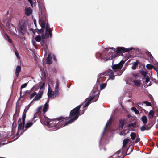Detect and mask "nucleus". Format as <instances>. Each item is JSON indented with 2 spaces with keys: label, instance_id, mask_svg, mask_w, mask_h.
Segmentation results:
<instances>
[{
  "label": "nucleus",
  "instance_id": "nucleus-8",
  "mask_svg": "<svg viewBox=\"0 0 158 158\" xmlns=\"http://www.w3.org/2000/svg\"><path fill=\"white\" fill-rule=\"evenodd\" d=\"M5 23H6V29L11 32L15 33V31L17 32L15 27L12 24H10L9 22H7V20L4 21Z\"/></svg>",
  "mask_w": 158,
  "mask_h": 158
},
{
  "label": "nucleus",
  "instance_id": "nucleus-58",
  "mask_svg": "<svg viewBox=\"0 0 158 158\" xmlns=\"http://www.w3.org/2000/svg\"><path fill=\"white\" fill-rule=\"evenodd\" d=\"M1 146V145H0V146Z\"/></svg>",
  "mask_w": 158,
  "mask_h": 158
},
{
  "label": "nucleus",
  "instance_id": "nucleus-1",
  "mask_svg": "<svg viewBox=\"0 0 158 158\" xmlns=\"http://www.w3.org/2000/svg\"><path fill=\"white\" fill-rule=\"evenodd\" d=\"M98 86V85L97 84L94 86L93 90L91 92V94H94L93 95L91 98L88 100L85 105L83 106V109L81 111H79L81 107L83 105V104H82L81 105L78 106L72 110L70 113L69 118H71V119L67 122L64 124H62L59 127H57V125L59 122H58L59 121H64L65 119L68 120L69 118L68 117H66L65 118L61 117L57 118V119H51L48 118L47 117H44L43 121L41 119H40L41 122L42 124H44L47 126L48 128L52 130L54 129H57L60 127H63L64 126L74 121L78 118L79 115L83 114L85 110L86 109L85 108L87 107L89 104L93 102L92 100L94 98L95 99L93 100L94 102L96 101L98 99V95L99 94V91L97 89Z\"/></svg>",
  "mask_w": 158,
  "mask_h": 158
},
{
  "label": "nucleus",
  "instance_id": "nucleus-20",
  "mask_svg": "<svg viewBox=\"0 0 158 158\" xmlns=\"http://www.w3.org/2000/svg\"><path fill=\"white\" fill-rule=\"evenodd\" d=\"M154 115V112L152 110H151L148 114V117L149 118H152Z\"/></svg>",
  "mask_w": 158,
  "mask_h": 158
},
{
  "label": "nucleus",
  "instance_id": "nucleus-42",
  "mask_svg": "<svg viewBox=\"0 0 158 158\" xmlns=\"http://www.w3.org/2000/svg\"><path fill=\"white\" fill-rule=\"evenodd\" d=\"M38 31L40 33H42L43 32V30L42 29H38Z\"/></svg>",
  "mask_w": 158,
  "mask_h": 158
},
{
  "label": "nucleus",
  "instance_id": "nucleus-7",
  "mask_svg": "<svg viewBox=\"0 0 158 158\" xmlns=\"http://www.w3.org/2000/svg\"><path fill=\"white\" fill-rule=\"evenodd\" d=\"M43 93V92L41 90H40L37 94L34 92L30 95V99H31L34 98L33 100L38 101L42 97Z\"/></svg>",
  "mask_w": 158,
  "mask_h": 158
},
{
  "label": "nucleus",
  "instance_id": "nucleus-56",
  "mask_svg": "<svg viewBox=\"0 0 158 158\" xmlns=\"http://www.w3.org/2000/svg\"><path fill=\"white\" fill-rule=\"evenodd\" d=\"M101 57L102 58V55H101Z\"/></svg>",
  "mask_w": 158,
  "mask_h": 158
},
{
  "label": "nucleus",
  "instance_id": "nucleus-22",
  "mask_svg": "<svg viewBox=\"0 0 158 158\" xmlns=\"http://www.w3.org/2000/svg\"><path fill=\"white\" fill-rule=\"evenodd\" d=\"M152 126L150 127H145L144 126H143L140 127V130L142 131H143L145 130H149L151 127Z\"/></svg>",
  "mask_w": 158,
  "mask_h": 158
},
{
  "label": "nucleus",
  "instance_id": "nucleus-54",
  "mask_svg": "<svg viewBox=\"0 0 158 158\" xmlns=\"http://www.w3.org/2000/svg\"><path fill=\"white\" fill-rule=\"evenodd\" d=\"M26 92V93H28V92H29V91H27H27H26V92Z\"/></svg>",
  "mask_w": 158,
  "mask_h": 158
},
{
  "label": "nucleus",
  "instance_id": "nucleus-30",
  "mask_svg": "<svg viewBox=\"0 0 158 158\" xmlns=\"http://www.w3.org/2000/svg\"><path fill=\"white\" fill-rule=\"evenodd\" d=\"M131 110L135 112V113L136 114H138L139 113V111L137 110L135 107H132L131 108Z\"/></svg>",
  "mask_w": 158,
  "mask_h": 158
},
{
  "label": "nucleus",
  "instance_id": "nucleus-12",
  "mask_svg": "<svg viewBox=\"0 0 158 158\" xmlns=\"http://www.w3.org/2000/svg\"><path fill=\"white\" fill-rule=\"evenodd\" d=\"M147 53L150 59L152 61L153 64L156 65V66H154V69L157 72V74L158 75V62L155 60L150 52H148Z\"/></svg>",
  "mask_w": 158,
  "mask_h": 158
},
{
  "label": "nucleus",
  "instance_id": "nucleus-53",
  "mask_svg": "<svg viewBox=\"0 0 158 158\" xmlns=\"http://www.w3.org/2000/svg\"><path fill=\"white\" fill-rule=\"evenodd\" d=\"M34 101V100H32V101L31 102V103H30V104H31V103H32Z\"/></svg>",
  "mask_w": 158,
  "mask_h": 158
},
{
  "label": "nucleus",
  "instance_id": "nucleus-15",
  "mask_svg": "<svg viewBox=\"0 0 158 158\" xmlns=\"http://www.w3.org/2000/svg\"><path fill=\"white\" fill-rule=\"evenodd\" d=\"M48 106V101L44 104L43 107V110L44 113H45L47 111Z\"/></svg>",
  "mask_w": 158,
  "mask_h": 158
},
{
  "label": "nucleus",
  "instance_id": "nucleus-37",
  "mask_svg": "<svg viewBox=\"0 0 158 158\" xmlns=\"http://www.w3.org/2000/svg\"><path fill=\"white\" fill-rule=\"evenodd\" d=\"M135 123H132L129 124L128 125V126L129 127H135Z\"/></svg>",
  "mask_w": 158,
  "mask_h": 158
},
{
  "label": "nucleus",
  "instance_id": "nucleus-52",
  "mask_svg": "<svg viewBox=\"0 0 158 158\" xmlns=\"http://www.w3.org/2000/svg\"><path fill=\"white\" fill-rule=\"evenodd\" d=\"M34 101V100H32V101L31 102V103H30V104H31V103H32Z\"/></svg>",
  "mask_w": 158,
  "mask_h": 158
},
{
  "label": "nucleus",
  "instance_id": "nucleus-38",
  "mask_svg": "<svg viewBox=\"0 0 158 158\" xmlns=\"http://www.w3.org/2000/svg\"><path fill=\"white\" fill-rule=\"evenodd\" d=\"M15 55H16V57H17V58L19 59H20V57L19 56V54L18 52H17L16 51L15 52Z\"/></svg>",
  "mask_w": 158,
  "mask_h": 158
},
{
  "label": "nucleus",
  "instance_id": "nucleus-3",
  "mask_svg": "<svg viewBox=\"0 0 158 158\" xmlns=\"http://www.w3.org/2000/svg\"><path fill=\"white\" fill-rule=\"evenodd\" d=\"M133 49V48H131L128 49H126L123 47H118L116 52L115 51V48H111L108 50L109 55L106 58H104L105 60H111L114 58L116 57L117 56V53H122L128 52Z\"/></svg>",
  "mask_w": 158,
  "mask_h": 158
},
{
  "label": "nucleus",
  "instance_id": "nucleus-31",
  "mask_svg": "<svg viewBox=\"0 0 158 158\" xmlns=\"http://www.w3.org/2000/svg\"><path fill=\"white\" fill-rule=\"evenodd\" d=\"M5 35L6 36V40L10 43H11L12 42V40L10 38L9 36L7 35V34H6Z\"/></svg>",
  "mask_w": 158,
  "mask_h": 158
},
{
  "label": "nucleus",
  "instance_id": "nucleus-9",
  "mask_svg": "<svg viewBox=\"0 0 158 158\" xmlns=\"http://www.w3.org/2000/svg\"><path fill=\"white\" fill-rule=\"evenodd\" d=\"M27 26V25L25 23L20 24L18 29L19 34L22 35H24L25 34L26 32Z\"/></svg>",
  "mask_w": 158,
  "mask_h": 158
},
{
  "label": "nucleus",
  "instance_id": "nucleus-23",
  "mask_svg": "<svg viewBox=\"0 0 158 158\" xmlns=\"http://www.w3.org/2000/svg\"><path fill=\"white\" fill-rule=\"evenodd\" d=\"M124 124V121L123 119H121L119 121V128L122 129Z\"/></svg>",
  "mask_w": 158,
  "mask_h": 158
},
{
  "label": "nucleus",
  "instance_id": "nucleus-44",
  "mask_svg": "<svg viewBox=\"0 0 158 158\" xmlns=\"http://www.w3.org/2000/svg\"><path fill=\"white\" fill-rule=\"evenodd\" d=\"M52 57H53V59H54V60H56V56H55L54 55H53V54L52 55Z\"/></svg>",
  "mask_w": 158,
  "mask_h": 158
},
{
  "label": "nucleus",
  "instance_id": "nucleus-26",
  "mask_svg": "<svg viewBox=\"0 0 158 158\" xmlns=\"http://www.w3.org/2000/svg\"><path fill=\"white\" fill-rule=\"evenodd\" d=\"M138 63L137 62H135L133 64L132 66V68L133 70H135L136 69V67L138 66Z\"/></svg>",
  "mask_w": 158,
  "mask_h": 158
},
{
  "label": "nucleus",
  "instance_id": "nucleus-45",
  "mask_svg": "<svg viewBox=\"0 0 158 158\" xmlns=\"http://www.w3.org/2000/svg\"><path fill=\"white\" fill-rule=\"evenodd\" d=\"M2 133H1L0 134V140H2L3 139V137L2 136H1V135L2 134Z\"/></svg>",
  "mask_w": 158,
  "mask_h": 158
},
{
  "label": "nucleus",
  "instance_id": "nucleus-34",
  "mask_svg": "<svg viewBox=\"0 0 158 158\" xmlns=\"http://www.w3.org/2000/svg\"><path fill=\"white\" fill-rule=\"evenodd\" d=\"M144 103H145L147 106H151V103L150 102H148L147 101L144 102Z\"/></svg>",
  "mask_w": 158,
  "mask_h": 158
},
{
  "label": "nucleus",
  "instance_id": "nucleus-17",
  "mask_svg": "<svg viewBox=\"0 0 158 158\" xmlns=\"http://www.w3.org/2000/svg\"><path fill=\"white\" fill-rule=\"evenodd\" d=\"M145 87H147L151 85V82L150 81V79L148 77H146L145 79Z\"/></svg>",
  "mask_w": 158,
  "mask_h": 158
},
{
  "label": "nucleus",
  "instance_id": "nucleus-28",
  "mask_svg": "<svg viewBox=\"0 0 158 158\" xmlns=\"http://www.w3.org/2000/svg\"><path fill=\"white\" fill-rule=\"evenodd\" d=\"M132 75L134 77L133 79H135V80L140 79L137 73H133Z\"/></svg>",
  "mask_w": 158,
  "mask_h": 158
},
{
  "label": "nucleus",
  "instance_id": "nucleus-10",
  "mask_svg": "<svg viewBox=\"0 0 158 158\" xmlns=\"http://www.w3.org/2000/svg\"><path fill=\"white\" fill-rule=\"evenodd\" d=\"M125 156V153L123 152V150H120L118 151L116 153L113 154L110 157H113L114 158H124Z\"/></svg>",
  "mask_w": 158,
  "mask_h": 158
},
{
  "label": "nucleus",
  "instance_id": "nucleus-50",
  "mask_svg": "<svg viewBox=\"0 0 158 158\" xmlns=\"http://www.w3.org/2000/svg\"><path fill=\"white\" fill-rule=\"evenodd\" d=\"M44 83H43V84H42V85L41 87H40V88H41V87H42L43 86H44Z\"/></svg>",
  "mask_w": 158,
  "mask_h": 158
},
{
  "label": "nucleus",
  "instance_id": "nucleus-25",
  "mask_svg": "<svg viewBox=\"0 0 158 158\" xmlns=\"http://www.w3.org/2000/svg\"><path fill=\"white\" fill-rule=\"evenodd\" d=\"M130 141L129 139H125L123 141V147H125L126 146V145Z\"/></svg>",
  "mask_w": 158,
  "mask_h": 158
},
{
  "label": "nucleus",
  "instance_id": "nucleus-24",
  "mask_svg": "<svg viewBox=\"0 0 158 158\" xmlns=\"http://www.w3.org/2000/svg\"><path fill=\"white\" fill-rule=\"evenodd\" d=\"M130 136L131 137V139L134 140L135 139V138L137 137L136 133L134 132H132L130 134Z\"/></svg>",
  "mask_w": 158,
  "mask_h": 158
},
{
  "label": "nucleus",
  "instance_id": "nucleus-39",
  "mask_svg": "<svg viewBox=\"0 0 158 158\" xmlns=\"http://www.w3.org/2000/svg\"><path fill=\"white\" fill-rule=\"evenodd\" d=\"M42 106H40V107H38V108L37 109V111L38 112H39L40 111V110L42 109Z\"/></svg>",
  "mask_w": 158,
  "mask_h": 158
},
{
  "label": "nucleus",
  "instance_id": "nucleus-27",
  "mask_svg": "<svg viewBox=\"0 0 158 158\" xmlns=\"http://www.w3.org/2000/svg\"><path fill=\"white\" fill-rule=\"evenodd\" d=\"M33 124L32 122H28L27 123L25 127L26 129L29 128V127L31 126Z\"/></svg>",
  "mask_w": 158,
  "mask_h": 158
},
{
  "label": "nucleus",
  "instance_id": "nucleus-33",
  "mask_svg": "<svg viewBox=\"0 0 158 158\" xmlns=\"http://www.w3.org/2000/svg\"><path fill=\"white\" fill-rule=\"evenodd\" d=\"M106 86V84L105 83H103L100 86V89L102 90Z\"/></svg>",
  "mask_w": 158,
  "mask_h": 158
},
{
  "label": "nucleus",
  "instance_id": "nucleus-36",
  "mask_svg": "<svg viewBox=\"0 0 158 158\" xmlns=\"http://www.w3.org/2000/svg\"><path fill=\"white\" fill-rule=\"evenodd\" d=\"M27 83H25L23 84H22L21 86V88L23 89L25 88L27 86Z\"/></svg>",
  "mask_w": 158,
  "mask_h": 158
},
{
  "label": "nucleus",
  "instance_id": "nucleus-29",
  "mask_svg": "<svg viewBox=\"0 0 158 158\" xmlns=\"http://www.w3.org/2000/svg\"><path fill=\"white\" fill-rule=\"evenodd\" d=\"M154 66L153 65H152L150 64H148L146 65V68L148 69H151L153 68L154 69Z\"/></svg>",
  "mask_w": 158,
  "mask_h": 158
},
{
  "label": "nucleus",
  "instance_id": "nucleus-13",
  "mask_svg": "<svg viewBox=\"0 0 158 158\" xmlns=\"http://www.w3.org/2000/svg\"><path fill=\"white\" fill-rule=\"evenodd\" d=\"M112 122V117H111L110 118V119L107 122L105 127H104V131L102 133V136L101 137V138L100 140L99 141V144H102V142H101V139L102 138V136L103 134L104 133L107 127L109 125L110 123Z\"/></svg>",
  "mask_w": 158,
  "mask_h": 158
},
{
  "label": "nucleus",
  "instance_id": "nucleus-18",
  "mask_svg": "<svg viewBox=\"0 0 158 158\" xmlns=\"http://www.w3.org/2000/svg\"><path fill=\"white\" fill-rule=\"evenodd\" d=\"M21 70V66H20L18 65L16 67V70L15 72V74L17 77H18L19 75V73Z\"/></svg>",
  "mask_w": 158,
  "mask_h": 158
},
{
  "label": "nucleus",
  "instance_id": "nucleus-55",
  "mask_svg": "<svg viewBox=\"0 0 158 158\" xmlns=\"http://www.w3.org/2000/svg\"><path fill=\"white\" fill-rule=\"evenodd\" d=\"M0 158H4V157H0Z\"/></svg>",
  "mask_w": 158,
  "mask_h": 158
},
{
  "label": "nucleus",
  "instance_id": "nucleus-51",
  "mask_svg": "<svg viewBox=\"0 0 158 158\" xmlns=\"http://www.w3.org/2000/svg\"><path fill=\"white\" fill-rule=\"evenodd\" d=\"M157 112H158V109H157ZM156 116H158V114H156Z\"/></svg>",
  "mask_w": 158,
  "mask_h": 158
},
{
  "label": "nucleus",
  "instance_id": "nucleus-46",
  "mask_svg": "<svg viewBox=\"0 0 158 158\" xmlns=\"http://www.w3.org/2000/svg\"><path fill=\"white\" fill-rule=\"evenodd\" d=\"M143 110L144 112L146 114H147V113H148V112L147 111L143 109Z\"/></svg>",
  "mask_w": 158,
  "mask_h": 158
},
{
  "label": "nucleus",
  "instance_id": "nucleus-49",
  "mask_svg": "<svg viewBox=\"0 0 158 158\" xmlns=\"http://www.w3.org/2000/svg\"><path fill=\"white\" fill-rule=\"evenodd\" d=\"M120 135H123V132H121L120 133Z\"/></svg>",
  "mask_w": 158,
  "mask_h": 158
},
{
  "label": "nucleus",
  "instance_id": "nucleus-21",
  "mask_svg": "<svg viewBox=\"0 0 158 158\" xmlns=\"http://www.w3.org/2000/svg\"><path fill=\"white\" fill-rule=\"evenodd\" d=\"M141 120L143 122V123L144 124H145L147 123L148 121V119L147 117L145 115L141 117Z\"/></svg>",
  "mask_w": 158,
  "mask_h": 158
},
{
  "label": "nucleus",
  "instance_id": "nucleus-32",
  "mask_svg": "<svg viewBox=\"0 0 158 158\" xmlns=\"http://www.w3.org/2000/svg\"><path fill=\"white\" fill-rule=\"evenodd\" d=\"M36 41L38 42H40L41 40V37L40 35L37 36L35 38Z\"/></svg>",
  "mask_w": 158,
  "mask_h": 158
},
{
  "label": "nucleus",
  "instance_id": "nucleus-43",
  "mask_svg": "<svg viewBox=\"0 0 158 158\" xmlns=\"http://www.w3.org/2000/svg\"><path fill=\"white\" fill-rule=\"evenodd\" d=\"M32 44H33V45L35 46H36V43H35V41H34V40H32Z\"/></svg>",
  "mask_w": 158,
  "mask_h": 158
},
{
  "label": "nucleus",
  "instance_id": "nucleus-41",
  "mask_svg": "<svg viewBox=\"0 0 158 158\" xmlns=\"http://www.w3.org/2000/svg\"><path fill=\"white\" fill-rule=\"evenodd\" d=\"M141 73L144 76H146L147 74V73L146 72L144 71H142L141 72Z\"/></svg>",
  "mask_w": 158,
  "mask_h": 158
},
{
  "label": "nucleus",
  "instance_id": "nucleus-35",
  "mask_svg": "<svg viewBox=\"0 0 158 158\" xmlns=\"http://www.w3.org/2000/svg\"><path fill=\"white\" fill-rule=\"evenodd\" d=\"M136 138V139L135 141V143H137L140 140V138L138 136H137Z\"/></svg>",
  "mask_w": 158,
  "mask_h": 158
},
{
  "label": "nucleus",
  "instance_id": "nucleus-14",
  "mask_svg": "<svg viewBox=\"0 0 158 158\" xmlns=\"http://www.w3.org/2000/svg\"><path fill=\"white\" fill-rule=\"evenodd\" d=\"M139 79L135 80L134 79H131V81L134 83L135 86H139L141 84V82Z\"/></svg>",
  "mask_w": 158,
  "mask_h": 158
},
{
  "label": "nucleus",
  "instance_id": "nucleus-4",
  "mask_svg": "<svg viewBox=\"0 0 158 158\" xmlns=\"http://www.w3.org/2000/svg\"><path fill=\"white\" fill-rule=\"evenodd\" d=\"M26 115V113L24 112L22 118H20L18 121V131L17 133L18 135H20L26 130L24 129L25 119Z\"/></svg>",
  "mask_w": 158,
  "mask_h": 158
},
{
  "label": "nucleus",
  "instance_id": "nucleus-19",
  "mask_svg": "<svg viewBox=\"0 0 158 158\" xmlns=\"http://www.w3.org/2000/svg\"><path fill=\"white\" fill-rule=\"evenodd\" d=\"M32 10L30 8L25 9V14L27 16L29 15L32 13Z\"/></svg>",
  "mask_w": 158,
  "mask_h": 158
},
{
  "label": "nucleus",
  "instance_id": "nucleus-48",
  "mask_svg": "<svg viewBox=\"0 0 158 158\" xmlns=\"http://www.w3.org/2000/svg\"><path fill=\"white\" fill-rule=\"evenodd\" d=\"M126 83L127 84H129V85H131V83L130 82H129V81H126Z\"/></svg>",
  "mask_w": 158,
  "mask_h": 158
},
{
  "label": "nucleus",
  "instance_id": "nucleus-11",
  "mask_svg": "<svg viewBox=\"0 0 158 158\" xmlns=\"http://www.w3.org/2000/svg\"><path fill=\"white\" fill-rule=\"evenodd\" d=\"M46 20V17L45 16H44L43 17H41L40 15L39 16V23L42 28H45Z\"/></svg>",
  "mask_w": 158,
  "mask_h": 158
},
{
  "label": "nucleus",
  "instance_id": "nucleus-5",
  "mask_svg": "<svg viewBox=\"0 0 158 158\" xmlns=\"http://www.w3.org/2000/svg\"><path fill=\"white\" fill-rule=\"evenodd\" d=\"M59 81H57L56 83V87L55 92L52 90L51 89L49 86V85H48L49 88L48 93V95L49 98H53L59 95V92L58 90L59 89Z\"/></svg>",
  "mask_w": 158,
  "mask_h": 158
},
{
  "label": "nucleus",
  "instance_id": "nucleus-2",
  "mask_svg": "<svg viewBox=\"0 0 158 158\" xmlns=\"http://www.w3.org/2000/svg\"><path fill=\"white\" fill-rule=\"evenodd\" d=\"M123 64V62L121 61L118 64H113L112 66V70H108L105 73H102L98 76L97 80V83H99L101 82H102V78H106V76H109L111 80L114 79V76L120 75L122 73V71L121 70Z\"/></svg>",
  "mask_w": 158,
  "mask_h": 158
},
{
  "label": "nucleus",
  "instance_id": "nucleus-16",
  "mask_svg": "<svg viewBox=\"0 0 158 158\" xmlns=\"http://www.w3.org/2000/svg\"><path fill=\"white\" fill-rule=\"evenodd\" d=\"M52 63V54H50L48 55L47 59V63L48 64H50Z\"/></svg>",
  "mask_w": 158,
  "mask_h": 158
},
{
  "label": "nucleus",
  "instance_id": "nucleus-6",
  "mask_svg": "<svg viewBox=\"0 0 158 158\" xmlns=\"http://www.w3.org/2000/svg\"><path fill=\"white\" fill-rule=\"evenodd\" d=\"M52 36V31L50 28L49 25L48 23L46 24V26L45 35H42V40H44L45 39L51 37Z\"/></svg>",
  "mask_w": 158,
  "mask_h": 158
},
{
  "label": "nucleus",
  "instance_id": "nucleus-57",
  "mask_svg": "<svg viewBox=\"0 0 158 158\" xmlns=\"http://www.w3.org/2000/svg\"><path fill=\"white\" fill-rule=\"evenodd\" d=\"M34 88V87H33V88L32 89H33Z\"/></svg>",
  "mask_w": 158,
  "mask_h": 158
},
{
  "label": "nucleus",
  "instance_id": "nucleus-47",
  "mask_svg": "<svg viewBox=\"0 0 158 158\" xmlns=\"http://www.w3.org/2000/svg\"><path fill=\"white\" fill-rule=\"evenodd\" d=\"M34 23L35 25L36 26V21L35 19L34 20Z\"/></svg>",
  "mask_w": 158,
  "mask_h": 158
},
{
  "label": "nucleus",
  "instance_id": "nucleus-40",
  "mask_svg": "<svg viewBox=\"0 0 158 158\" xmlns=\"http://www.w3.org/2000/svg\"><path fill=\"white\" fill-rule=\"evenodd\" d=\"M29 1L30 4H31V6L32 7L33 6V1L32 0H28Z\"/></svg>",
  "mask_w": 158,
  "mask_h": 158
}]
</instances>
